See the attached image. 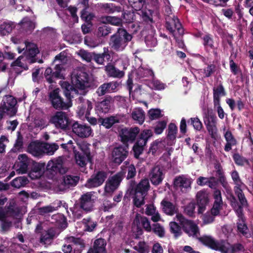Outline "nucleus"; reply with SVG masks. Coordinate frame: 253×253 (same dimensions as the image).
<instances>
[{"mask_svg": "<svg viewBox=\"0 0 253 253\" xmlns=\"http://www.w3.org/2000/svg\"><path fill=\"white\" fill-rule=\"evenodd\" d=\"M135 181H131L129 188L126 194L129 196H132L133 204L137 208H140L144 204V198L150 188L149 180L147 178L141 179L135 186H133Z\"/></svg>", "mask_w": 253, "mask_h": 253, "instance_id": "f257e3e1", "label": "nucleus"}, {"mask_svg": "<svg viewBox=\"0 0 253 253\" xmlns=\"http://www.w3.org/2000/svg\"><path fill=\"white\" fill-rule=\"evenodd\" d=\"M132 38V35L126 29L119 28L117 32L111 36L109 45L117 51H123Z\"/></svg>", "mask_w": 253, "mask_h": 253, "instance_id": "f03ea898", "label": "nucleus"}, {"mask_svg": "<svg viewBox=\"0 0 253 253\" xmlns=\"http://www.w3.org/2000/svg\"><path fill=\"white\" fill-rule=\"evenodd\" d=\"M230 205L235 211L238 217L237 222L238 232L243 235H246L248 233V228L245 222V218L243 213V207L247 205H242L237 201L235 196L231 194L229 197Z\"/></svg>", "mask_w": 253, "mask_h": 253, "instance_id": "7ed1b4c3", "label": "nucleus"}, {"mask_svg": "<svg viewBox=\"0 0 253 253\" xmlns=\"http://www.w3.org/2000/svg\"><path fill=\"white\" fill-rule=\"evenodd\" d=\"M153 135L152 130L149 129H145L140 132L132 149L134 157L135 159H138L139 158L140 155L144 151L145 146L146 145L148 140L153 136Z\"/></svg>", "mask_w": 253, "mask_h": 253, "instance_id": "20e7f679", "label": "nucleus"}, {"mask_svg": "<svg viewBox=\"0 0 253 253\" xmlns=\"http://www.w3.org/2000/svg\"><path fill=\"white\" fill-rule=\"evenodd\" d=\"M49 122L53 124L57 129L63 130L70 129L72 121L69 119L66 113L63 111H57L51 116Z\"/></svg>", "mask_w": 253, "mask_h": 253, "instance_id": "39448f33", "label": "nucleus"}, {"mask_svg": "<svg viewBox=\"0 0 253 253\" xmlns=\"http://www.w3.org/2000/svg\"><path fill=\"white\" fill-rule=\"evenodd\" d=\"M203 121L211 138L215 139L217 137V118L211 109L204 112Z\"/></svg>", "mask_w": 253, "mask_h": 253, "instance_id": "423d86ee", "label": "nucleus"}, {"mask_svg": "<svg viewBox=\"0 0 253 253\" xmlns=\"http://www.w3.org/2000/svg\"><path fill=\"white\" fill-rule=\"evenodd\" d=\"M60 91L58 88L51 91L48 95L49 101L56 110H67L72 106V103L71 101H64L59 94Z\"/></svg>", "mask_w": 253, "mask_h": 253, "instance_id": "0eeeda50", "label": "nucleus"}, {"mask_svg": "<svg viewBox=\"0 0 253 253\" xmlns=\"http://www.w3.org/2000/svg\"><path fill=\"white\" fill-rule=\"evenodd\" d=\"M128 145L118 144L114 146L111 154L112 162L120 165L128 155Z\"/></svg>", "mask_w": 253, "mask_h": 253, "instance_id": "6e6552de", "label": "nucleus"}, {"mask_svg": "<svg viewBox=\"0 0 253 253\" xmlns=\"http://www.w3.org/2000/svg\"><path fill=\"white\" fill-rule=\"evenodd\" d=\"M232 179L235 186L234 187V191L236 196L238 197L239 202L242 205H248V202L242 189V186H245L242 181L238 172L234 170L231 173Z\"/></svg>", "mask_w": 253, "mask_h": 253, "instance_id": "1a4fd4ad", "label": "nucleus"}, {"mask_svg": "<svg viewBox=\"0 0 253 253\" xmlns=\"http://www.w3.org/2000/svg\"><path fill=\"white\" fill-rule=\"evenodd\" d=\"M140 129L137 127L122 128L119 131L121 141L123 144L128 145V143H133L137 136L139 135Z\"/></svg>", "mask_w": 253, "mask_h": 253, "instance_id": "9d476101", "label": "nucleus"}, {"mask_svg": "<svg viewBox=\"0 0 253 253\" xmlns=\"http://www.w3.org/2000/svg\"><path fill=\"white\" fill-rule=\"evenodd\" d=\"M94 192H87L81 195L76 204L79 206L85 213L91 212L93 210L95 199L93 198Z\"/></svg>", "mask_w": 253, "mask_h": 253, "instance_id": "9b49d317", "label": "nucleus"}, {"mask_svg": "<svg viewBox=\"0 0 253 253\" xmlns=\"http://www.w3.org/2000/svg\"><path fill=\"white\" fill-rule=\"evenodd\" d=\"M125 172L121 171L112 176H110L106 181L104 191L107 193H111L117 190L125 177Z\"/></svg>", "mask_w": 253, "mask_h": 253, "instance_id": "f8f14e48", "label": "nucleus"}, {"mask_svg": "<svg viewBox=\"0 0 253 253\" xmlns=\"http://www.w3.org/2000/svg\"><path fill=\"white\" fill-rule=\"evenodd\" d=\"M107 177V173L103 170H98L92 174L85 184V186L89 189L94 188L102 185Z\"/></svg>", "mask_w": 253, "mask_h": 253, "instance_id": "ddd939ff", "label": "nucleus"}, {"mask_svg": "<svg viewBox=\"0 0 253 253\" xmlns=\"http://www.w3.org/2000/svg\"><path fill=\"white\" fill-rule=\"evenodd\" d=\"M46 169L52 176L58 173L63 174L67 171V169L63 166V161L61 157L49 161L46 165Z\"/></svg>", "mask_w": 253, "mask_h": 253, "instance_id": "4468645a", "label": "nucleus"}, {"mask_svg": "<svg viewBox=\"0 0 253 253\" xmlns=\"http://www.w3.org/2000/svg\"><path fill=\"white\" fill-rule=\"evenodd\" d=\"M71 127L73 132L81 138L88 137L92 133V129L89 126L78 122H74L71 124Z\"/></svg>", "mask_w": 253, "mask_h": 253, "instance_id": "2eb2a0df", "label": "nucleus"}, {"mask_svg": "<svg viewBox=\"0 0 253 253\" xmlns=\"http://www.w3.org/2000/svg\"><path fill=\"white\" fill-rule=\"evenodd\" d=\"M165 27L170 33L172 34H174L176 30L179 35H182L184 33L183 29L179 19L174 15L172 17L168 16L166 18Z\"/></svg>", "mask_w": 253, "mask_h": 253, "instance_id": "dca6fc26", "label": "nucleus"}, {"mask_svg": "<svg viewBox=\"0 0 253 253\" xmlns=\"http://www.w3.org/2000/svg\"><path fill=\"white\" fill-rule=\"evenodd\" d=\"M203 245L215 251L221 252L224 243L223 240H215L211 236L204 235L197 238Z\"/></svg>", "mask_w": 253, "mask_h": 253, "instance_id": "f3484780", "label": "nucleus"}, {"mask_svg": "<svg viewBox=\"0 0 253 253\" xmlns=\"http://www.w3.org/2000/svg\"><path fill=\"white\" fill-rule=\"evenodd\" d=\"M196 197L198 213H203L210 202L209 194L206 190H202L197 193Z\"/></svg>", "mask_w": 253, "mask_h": 253, "instance_id": "a211bd4d", "label": "nucleus"}, {"mask_svg": "<svg viewBox=\"0 0 253 253\" xmlns=\"http://www.w3.org/2000/svg\"><path fill=\"white\" fill-rule=\"evenodd\" d=\"M191 180L184 175L176 176L173 179V186L175 189L179 188L183 193L191 189Z\"/></svg>", "mask_w": 253, "mask_h": 253, "instance_id": "6ab92c4d", "label": "nucleus"}, {"mask_svg": "<svg viewBox=\"0 0 253 253\" xmlns=\"http://www.w3.org/2000/svg\"><path fill=\"white\" fill-rule=\"evenodd\" d=\"M75 157L77 164L81 167H84L86 165V162L91 163L92 157L89 148L85 147L82 148V152H75Z\"/></svg>", "mask_w": 253, "mask_h": 253, "instance_id": "aec40b11", "label": "nucleus"}, {"mask_svg": "<svg viewBox=\"0 0 253 253\" xmlns=\"http://www.w3.org/2000/svg\"><path fill=\"white\" fill-rule=\"evenodd\" d=\"M16 104L17 100L13 96L7 95L3 97L2 105L8 111V116L12 117L16 114L17 109L15 106Z\"/></svg>", "mask_w": 253, "mask_h": 253, "instance_id": "412c9836", "label": "nucleus"}, {"mask_svg": "<svg viewBox=\"0 0 253 253\" xmlns=\"http://www.w3.org/2000/svg\"><path fill=\"white\" fill-rule=\"evenodd\" d=\"M113 101V98L111 96L109 95L105 96L102 101L95 103V110L96 113L98 114L107 113L111 108L110 104Z\"/></svg>", "mask_w": 253, "mask_h": 253, "instance_id": "4be33fe9", "label": "nucleus"}, {"mask_svg": "<svg viewBox=\"0 0 253 253\" xmlns=\"http://www.w3.org/2000/svg\"><path fill=\"white\" fill-rule=\"evenodd\" d=\"M158 14L154 9H150L146 7L140 10L139 13L142 22L150 26L155 23V21L153 19L154 16L157 15Z\"/></svg>", "mask_w": 253, "mask_h": 253, "instance_id": "5701e85b", "label": "nucleus"}, {"mask_svg": "<svg viewBox=\"0 0 253 253\" xmlns=\"http://www.w3.org/2000/svg\"><path fill=\"white\" fill-rule=\"evenodd\" d=\"M106 241L102 238L95 239L86 253H108Z\"/></svg>", "mask_w": 253, "mask_h": 253, "instance_id": "b1692460", "label": "nucleus"}, {"mask_svg": "<svg viewBox=\"0 0 253 253\" xmlns=\"http://www.w3.org/2000/svg\"><path fill=\"white\" fill-rule=\"evenodd\" d=\"M182 227L183 231L189 237L198 238L200 236V229L198 226L192 220H189Z\"/></svg>", "mask_w": 253, "mask_h": 253, "instance_id": "393cba45", "label": "nucleus"}, {"mask_svg": "<svg viewBox=\"0 0 253 253\" xmlns=\"http://www.w3.org/2000/svg\"><path fill=\"white\" fill-rule=\"evenodd\" d=\"M80 177L72 175H65L63 176L60 186V190H64L74 187L78 183Z\"/></svg>", "mask_w": 253, "mask_h": 253, "instance_id": "a878e982", "label": "nucleus"}, {"mask_svg": "<svg viewBox=\"0 0 253 253\" xmlns=\"http://www.w3.org/2000/svg\"><path fill=\"white\" fill-rule=\"evenodd\" d=\"M45 166L43 163L33 162L29 173L31 179L40 178L44 173Z\"/></svg>", "mask_w": 253, "mask_h": 253, "instance_id": "bb28decb", "label": "nucleus"}, {"mask_svg": "<svg viewBox=\"0 0 253 253\" xmlns=\"http://www.w3.org/2000/svg\"><path fill=\"white\" fill-rule=\"evenodd\" d=\"M213 198L214 202L211 212L213 215H218L222 209L223 205L221 193L219 190L217 189L214 191Z\"/></svg>", "mask_w": 253, "mask_h": 253, "instance_id": "cd10ccee", "label": "nucleus"}, {"mask_svg": "<svg viewBox=\"0 0 253 253\" xmlns=\"http://www.w3.org/2000/svg\"><path fill=\"white\" fill-rule=\"evenodd\" d=\"M27 151L33 156L41 158L43 156L42 142L38 141L31 142L27 147Z\"/></svg>", "mask_w": 253, "mask_h": 253, "instance_id": "c85d7f7f", "label": "nucleus"}, {"mask_svg": "<svg viewBox=\"0 0 253 253\" xmlns=\"http://www.w3.org/2000/svg\"><path fill=\"white\" fill-rule=\"evenodd\" d=\"M56 237V229L51 227L47 230H44L41 232L40 238V242L42 245L50 243Z\"/></svg>", "mask_w": 253, "mask_h": 253, "instance_id": "c756f323", "label": "nucleus"}, {"mask_svg": "<svg viewBox=\"0 0 253 253\" xmlns=\"http://www.w3.org/2000/svg\"><path fill=\"white\" fill-rule=\"evenodd\" d=\"M151 183L155 185H159L164 179L162 170L159 166L154 167L149 174Z\"/></svg>", "mask_w": 253, "mask_h": 253, "instance_id": "7c9ffc66", "label": "nucleus"}, {"mask_svg": "<svg viewBox=\"0 0 253 253\" xmlns=\"http://www.w3.org/2000/svg\"><path fill=\"white\" fill-rule=\"evenodd\" d=\"M92 108V103L90 101L87 100L83 101L78 107L77 113L78 116L81 118L90 116V111Z\"/></svg>", "mask_w": 253, "mask_h": 253, "instance_id": "2f4dec72", "label": "nucleus"}, {"mask_svg": "<svg viewBox=\"0 0 253 253\" xmlns=\"http://www.w3.org/2000/svg\"><path fill=\"white\" fill-rule=\"evenodd\" d=\"M244 247L240 243L230 245L226 244L224 241V243L222 248V253H236L237 252L244 251Z\"/></svg>", "mask_w": 253, "mask_h": 253, "instance_id": "473e14b6", "label": "nucleus"}, {"mask_svg": "<svg viewBox=\"0 0 253 253\" xmlns=\"http://www.w3.org/2000/svg\"><path fill=\"white\" fill-rule=\"evenodd\" d=\"M19 162L17 164L19 168L17 169L19 173H26L28 170V167L30 164V159L28 156L24 154H20L18 156Z\"/></svg>", "mask_w": 253, "mask_h": 253, "instance_id": "72a5a7b5", "label": "nucleus"}, {"mask_svg": "<svg viewBox=\"0 0 253 253\" xmlns=\"http://www.w3.org/2000/svg\"><path fill=\"white\" fill-rule=\"evenodd\" d=\"M105 71L110 77L122 78L125 75V72L116 68L111 63H108L105 66Z\"/></svg>", "mask_w": 253, "mask_h": 253, "instance_id": "f704fd0d", "label": "nucleus"}, {"mask_svg": "<svg viewBox=\"0 0 253 253\" xmlns=\"http://www.w3.org/2000/svg\"><path fill=\"white\" fill-rule=\"evenodd\" d=\"M161 204L163 211L166 214L171 216L177 212V209L171 202L164 199L161 202Z\"/></svg>", "mask_w": 253, "mask_h": 253, "instance_id": "c9c22d12", "label": "nucleus"}, {"mask_svg": "<svg viewBox=\"0 0 253 253\" xmlns=\"http://www.w3.org/2000/svg\"><path fill=\"white\" fill-rule=\"evenodd\" d=\"M226 92L222 84L220 82L216 87L213 88V103L218 104L220 101V97L225 96Z\"/></svg>", "mask_w": 253, "mask_h": 253, "instance_id": "e433bc0d", "label": "nucleus"}, {"mask_svg": "<svg viewBox=\"0 0 253 253\" xmlns=\"http://www.w3.org/2000/svg\"><path fill=\"white\" fill-rule=\"evenodd\" d=\"M39 52L37 47H27L26 50L24 52L26 60L30 64L36 62L37 61L36 57Z\"/></svg>", "mask_w": 253, "mask_h": 253, "instance_id": "4c0bfd02", "label": "nucleus"}, {"mask_svg": "<svg viewBox=\"0 0 253 253\" xmlns=\"http://www.w3.org/2000/svg\"><path fill=\"white\" fill-rule=\"evenodd\" d=\"M224 137L226 141L224 150L226 152H229L232 149V146L236 145L237 142L230 131H227L225 132Z\"/></svg>", "mask_w": 253, "mask_h": 253, "instance_id": "58836bf2", "label": "nucleus"}, {"mask_svg": "<svg viewBox=\"0 0 253 253\" xmlns=\"http://www.w3.org/2000/svg\"><path fill=\"white\" fill-rule=\"evenodd\" d=\"M121 117L120 115H116L102 119L101 124L107 128H111L113 125L120 122Z\"/></svg>", "mask_w": 253, "mask_h": 253, "instance_id": "ea45409f", "label": "nucleus"}, {"mask_svg": "<svg viewBox=\"0 0 253 253\" xmlns=\"http://www.w3.org/2000/svg\"><path fill=\"white\" fill-rule=\"evenodd\" d=\"M68 241L76 246L74 250L76 251L77 253H81L83 250L85 248V246L84 241L80 238H76L72 236L68 238Z\"/></svg>", "mask_w": 253, "mask_h": 253, "instance_id": "a19ab883", "label": "nucleus"}, {"mask_svg": "<svg viewBox=\"0 0 253 253\" xmlns=\"http://www.w3.org/2000/svg\"><path fill=\"white\" fill-rule=\"evenodd\" d=\"M177 132V127L174 123H170L168 126L167 139L169 141L173 143L176 139V134Z\"/></svg>", "mask_w": 253, "mask_h": 253, "instance_id": "79ce46f5", "label": "nucleus"}, {"mask_svg": "<svg viewBox=\"0 0 253 253\" xmlns=\"http://www.w3.org/2000/svg\"><path fill=\"white\" fill-rule=\"evenodd\" d=\"M29 182V181L27 177L19 176L13 179L10 182V185L15 188L19 189L25 187Z\"/></svg>", "mask_w": 253, "mask_h": 253, "instance_id": "37998d69", "label": "nucleus"}, {"mask_svg": "<svg viewBox=\"0 0 253 253\" xmlns=\"http://www.w3.org/2000/svg\"><path fill=\"white\" fill-rule=\"evenodd\" d=\"M103 23L110 24L116 26H121L123 24V19L116 16H106L102 18Z\"/></svg>", "mask_w": 253, "mask_h": 253, "instance_id": "c03bdc74", "label": "nucleus"}, {"mask_svg": "<svg viewBox=\"0 0 253 253\" xmlns=\"http://www.w3.org/2000/svg\"><path fill=\"white\" fill-rule=\"evenodd\" d=\"M51 218L55 221L57 225L60 227L65 228L67 227V218L64 214L58 213L53 215Z\"/></svg>", "mask_w": 253, "mask_h": 253, "instance_id": "a18cd8bd", "label": "nucleus"}, {"mask_svg": "<svg viewBox=\"0 0 253 253\" xmlns=\"http://www.w3.org/2000/svg\"><path fill=\"white\" fill-rule=\"evenodd\" d=\"M203 44L205 49L208 51L209 49H214V42L211 35L207 34L202 37Z\"/></svg>", "mask_w": 253, "mask_h": 253, "instance_id": "49530a36", "label": "nucleus"}, {"mask_svg": "<svg viewBox=\"0 0 253 253\" xmlns=\"http://www.w3.org/2000/svg\"><path fill=\"white\" fill-rule=\"evenodd\" d=\"M232 158L235 164L238 166L243 167L246 165H250L249 161L238 153H234Z\"/></svg>", "mask_w": 253, "mask_h": 253, "instance_id": "de8ad7c7", "label": "nucleus"}, {"mask_svg": "<svg viewBox=\"0 0 253 253\" xmlns=\"http://www.w3.org/2000/svg\"><path fill=\"white\" fill-rule=\"evenodd\" d=\"M59 148L58 145L56 143L48 144L42 142L43 156L44 154L52 155Z\"/></svg>", "mask_w": 253, "mask_h": 253, "instance_id": "09e8293b", "label": "nucleus"}, {"mask_svg": "<svg viewBox=\"0 0 253 253\" xmlns=\"http://www.w3.org/2000/svg\"><path fill=\"white\" fill-rule=\"evenodd\" d=\"M101 7L104 11L108 14L113 13L115 12H120L122 11V7L120 6H116L113 3H103Z\"/></svg>", "mask_w": 253, "mask_h": 253, "instance_id": "8fccbe9b", "label": "nucleus"}, {"mask_svg": "<svg viewBox=\"0 0 253 253\" xmlns=\"http://www.w3.org/2000/svg\"><path fill=\"white\" fill-rule=\"evenodd\" d=\"M17 133V138L11 150L14 153L20 152L23 147V137L20 131H18Z\"/></svg>", "mask_w": 253, "mask_h": 253, "instance_id": "3c124183", "label": "nucleus"}, {"mask_svg": "<svg viewBox=\"0 0 253 253\" xmlns=\"http://www.w3.org/2000/svg\"><path fill=\"white\" fill-rule=\"evenodd\" d=\"M110 58L111 56L108 51H104L103 53L101 54H96L94 52L93 53V59L96 63L100 65L103 64L105 59H106L109 61Z\"/></svg>", "mask_w": 253, "mask_h": 253, "instance_id": "603ef678", "label": "nucleus"}, {"mask_svg": "<svg viewBox=\"0 0 253 253\" xmlns=\"http://www.w3.org/2000/svg\"><path fill=\"white\" fill-rule=\"evenodd\" d=\"M132 118L142 124L145 120V112L141 108L134 110L131 113Z\"/></svg>", "mask_w": 253, "mask_h": 253, "instance_id": "864d4df0", "label": "nucleus"}, {"mask_svg": "<svg viewBox=\"0 0 253 253\" xmlns=\"http://www.w3.org/2000/svg\"><path fill=\"white\" fill-rule=\"evenodd\" d=\"M147 82L148 86L152 89L162 90L165 88L166 84L160 80H144Z\"/></svg>", "mask_w": 253, "mask_h": 253, "instance_id": "5fc2aeb1", "label": "nucleus"}, {"mask_svg": "<svg viewBox=\"0 0 253 253\" xmlns=\"http://www.w3.org/2000/svg\"><path fill=\"white\" fill-rule=\"evenodd\" d=\"M82 223L84 226L85 231L88 232L93 231L97 225V223L93 221L90 217L84 218Z\"/></svg>", "mask_w": 253, "mask_h": 253, "instance_id": "6e6d98bb", "label": "nucleus"}, {"mask_svg": "<svg viewBox=\"0 0 253 253\" xmlns=\"http://www.w3.org/2000/svg\"><path fill=\"white\" fill-rule=\"evenodd\" d=\"M138 253H149L150 247L144 241H139L137 244L133 247Z\"/></svg>", "mask_w": 253, "mask_h": 253, "instance_id": "4d7b16f0", "label": "nucleus"}, {"mask_svg": "<svg viewBox=\"0 0 253 253\" xmlns=\"http://www.w3.org/2000/svg\"><path fill=\"white\" fill-rule=\"evenodd\" d=\"M90 80H75V88L86 92L85 90L90 86Z\"/></svg>", "mask_w": 253, "mask_h": 253, "instance_id": "13d9d810", "label": "nucleus"}, {"mask_svg": "<svg viewBox=\"0 0 253 253\" xmlns=\"http://www.w3.org/2000/svg\"><path fill=\"white\" fill-rule=\"evenodd\" d=\"M135 13L132 10H126L122 13V18L124 22L126 23H131L135 19Z\"/></svg>", "mask_w": 253, "mask_h": 253, "instance_id": "bf43d9fd", "label": "nucleus"}, {"mask_svg": "<svg viewBox=\"0 0 253 253\" xmlns=\"http://www.w3.org/2000/svg\"><path fill=\"white\" fill-rule=\"evenodd\" d=\"M187 124L192 126L193 128L197 131L201 130L203 127L202 123L197 117L189 119L187 121Z\"/></svg>", "mask_w": 253, "mask_h": 253, "instance_id": "052dcab7", "label": "nucleus"}, {"mask_svg": "<svg viewBox=\"0 0 253 253\" xmlns=\"http://www.w3.org/2000/svg\"><path fill=\"white\" fill-rule=\"evenodd\" d=\"M20 23L27 33H31L35 28L34 23L27 18L23 19Z\"/></svg>", "mask_w": 253, "mask_h": 253, "instance_id": "680f3d73", "label": "nucleus"}, {"mask_svg": "<svg viewBox=\"0 0 253 253\" xmlns=\"http://www.w3.org/2000/svg\"><path fill=\"white\" fill-rule=\"evenodd\" d=\"M15 202L12 200H10L8 203V205L5 207L6 214H11L14 215H18L19 213V211L17 208H15Z\"/></svg>", "mask_w": 253, "mask_h": 253, "instance_id": "e2e57ef3", "label": "nucleus"}, {"mask_svg": "<svg viewBox=\"0 0 253 253\" xmlns=\"http://www.w3.org/2000/svg\"><path fill=\"white\" fill-rule=\"evenodd\" d=\"M152 231L160 238H163L165 235V229L160 223H156L153 224L152 225Z\"/></svg>", "mask_w": 253, "mask_h": 253, "instance_id": "0e129e2a", "label": "nucleus"}, {"mask_svg": "<svg viewBox=\"0 0 253 253\" xmlns=\"http://www.w3.org/2000/svg\"><path fill=\"white\" fill-rule=\"evenodd\" d=\"M170 232L174 234L175 237L180 236L181 234V228L175 222H171L169 224Z\"/></svg>", "mask_w": 253, "mask_h": 253, "instance_id": "69168bd1", "label": "nucleus"}, {"mask_svg": "<svg viewBox=\"0 0 253 253\" xmlns=\"http://www.w3.org/2000/svg\"><path fill=\"white\" fill-rule=\"evenodd\" d=\"M111 28L107 25L99 26L97 29V36L98 37H105L111 33Z\"/></svg>", "mask_w": 253, "mask_h": 253, "instance_id": "338daca9", "label": "nucleus"}, {"mask_svg": "<svg viewBox=\"0 0 253 253\" xmlns=\"http://www.w3.org/2000/svg\"><path fill=\"white\" fill-rule=\"evenodd\" d=\"M167 122L165 120L157 122L154 127V132L156 134H161L167 126Z\"/></svg>", "mask_w": 253, "mask_h": 253, "instance_id": "774afa93", "label": "nucleus"}]
</instances>
